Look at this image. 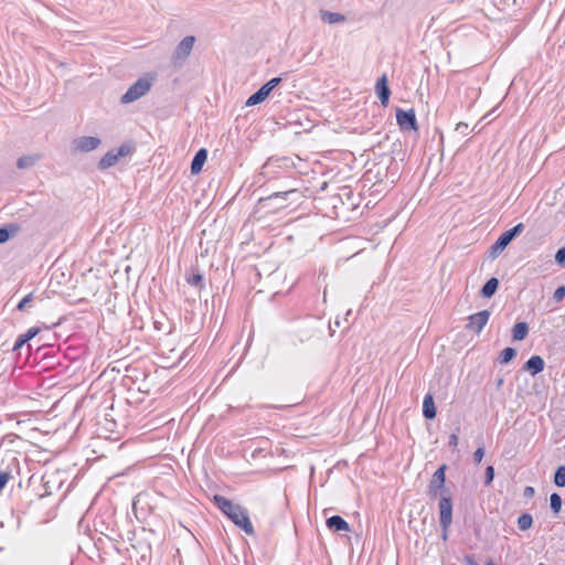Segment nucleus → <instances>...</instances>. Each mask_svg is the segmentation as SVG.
Here are the masks:
<instances>
[{"mask_svg":"<svg viewBox=\"0 0 565 565\" xmlns=\"http://www.w3.org/2000/svg\"><path fill=\"white\" fill-rule=\"evenodd\" d=\"M213 502L236 526L247 535H254L255 531L246 509L220 494L213 497Z\"/></svg>","mask_w":565,"mask_h":565,"instance_id":"1","label":"nucleus"},{"mask_svg":"<svg viewBox=\"0 0 565 565\" xmlns=\"http://www.w3.org/2000/svg\"><path fill=\"white\" fill-rule=\"evenodd\" d=\"M154 77L150 74H146L138 78L120 97L121 104H130L145 96L152 87Z\"/></svg>","mask_w":565,"mask_h":565,"instance_id":"2","label":"nucleus"},{"mask_svg":"<svg viewBox=\"0 0 565 565\" xmlns=\"http://www.w3.org/2000/svg\"><path fill=\"white\" fill-rule=\"evenodd\" d=\"M20 475V463L13 454H7L0 465V492L10 480Z\"/></svg>","mask_w":565,"mask_h":565,"instance_id":"3","label":"nucleus"},{"mask_svg":"<svg viewBox=\"0 0 565 565\" xmlns=\"http://www.w3.org/2000/svg\"><path fill=\"white\" fill-rule=\"evenodd\" d=\"M194 43L195 38L193 35H188L179 42L171 56V64L174 67H180L184 64L193 50Z\"/></svg>","mask_w":565,"mask_h":565,"instance_id":"4","label":"nucleus"},{"mask_svg":"<svg viewBox=\"0 0 565 565\" xmlns=\"http://www.w3.org/2000/svg\"><path fill=\"white\" fill-rule=\"evenodd\" d=\"M524 228L523 223H519L512 228L503 232L498 239L494 242V244L491 246V256L497 257L499 256L505 247L519 235L522 233Z\"/></svg>","mask_w":565,"mask_h":565,"instance_id":"5","label":"nucleus"},{"mask_svg":"<svg viewBox=\"0 0 565 565\" xmlns=\"http://www.w3.org/2000/svg\"><path fill=\"white\" fill-rule=\"evenodd\" d=\"M134 147L128 143L121 145L117 150L113 149L106 152L98 162L99 170H106L114 167L122 157L131 154Z\"/></svg>","mask_w":565,"mask_h":565,"instance_id":"6","label":"nucleus"},{"mask_svg":"<svg viewBox=\"0 0 565 565\" xmlns=\"http://www.w3.org/2000/svg\"><path fill=\"white\" fill-rule=\"evenodd\" d=\"M281 82L280 77H274L265 83L258 90L252 94L246 100V106H255L264 102L275 87Z\"/></svg>","mask_w":565,"mask_h":565,"instance_id":"7","label":"nucleus"},{"mask_svg":"<svg viewBox=\"0 0 565 565\" xmlns=\"http://www.w3.org/2000/svg\"><path fill=\"white\" fill-rule=\"evenodd\" d=\"M396 121L402 130H418L416 114L414 109L404 110L401 108L396 109Z\"/></svg>","mask_w":565,"mask_h":565,"instance_id":"8","label":"nucleus"},{"mask_svg":"<svg viewBox=\"0 0 565 565\" xmlns=\"http://www.w3.org/2000/svg\"><path fill=\"white\" fill-rule=\"evenodd\" d=\"M452 522V501L450 497H441L439 500L440 527H450Z\"/></svg>","mask_w":565,"mask_h":565,"instance_id":"9","label":"nucleus"},{"mask_svg":"<svg viewBox=\"0 0 565 565\" xmlns=\"http://www.w3.org/2000/svg\"><path fill=\"white\" fill-rule=\"evenodd\" d=\"M100 139L93 136H82L73 140V150L77 152H89L97 149Z\"/></svg>","mask_w":565,"mask_h":565,"instance_id":"10","label":"nucleus"},{"mask_svg":"<svg viewBox=\"0 0 565 565\" xmlns=\"http://www.w3.org/2000/svg\"><path fill=\"white\" fill-rule=\"evenodd\" d=\"M490 315L491 313L489 310H481L469 316L466 328L468 330L475 331L476 333H480L484 326L488 323Z\"/></svg>","mask_w":565,"mask_h":565,"instance_id":"11","label":"nucleus"},{"mask_svg":"<svg viewBox=\"0 0 565 565\" xmlns=\"http://www.w3.org/2000/svg\"><path fill=\"white\" fill-rule=\"evenodd\" d=\"M445 471H446V466L443 465L433 475V478L429 483V494L430 495L436 497L437 492L444 488L445 480H446Z\"/></svg>","mask_w":565,"mask_h":565,"instance_id":"12","label":"nucleus"},{"mask_svg":"<svg viewBox=\"0 0 565 565\" xmlns=\"http://www.w3.org/2000/svg\"><path fill=\"white\" fill-rule=\"evenodd\" d=\"M375 92L383 106H386L390 100L391 89L387 84V78L383 75L377 79L375 85Z\"/></svg>","mask_w":565,"mask_h":565,"instance_id":"13","label":"nucleus"},{"mask_svg":"<svg viewBox=\"0 0 565 565\" xmlns=\"http://www.w3.org/2000/svg\"><path fill=\"white\" fill-rule=\"evenodd\" d=\"M545 362L540 355L531 356L523 365V370L530 372L532 375H536L544 370Z\"/></svg>","mask_w":565,"mask_h":565,"instance_id":"14","label":"nucleus"},{"mask_svg":"<svg viewBox=\"0 0 565 565\" xmlns=\"http://www.w3.org/2000/svg\"><path fill=\"white\" fill-rule=\"evenodd\" d=\"M326 524L333 532L350 531L349 523L340 515H332L327 519Z\"/></svg>","mask_w":565,"mask_h":565,"instance_id":"15","label":"nucleus"},{"mask_svg":"<svg viewBox=\"0 0 565 565\" xmlns=\"http://www.w3.org/2000/svg\"><path fill=\"white\" fill-rule=\"evenodd\" d=\"M206 159L207 150L205 148L198 150L191 162V172L193 174L199 173L202 170Z\"/></svg>","mask_w":565,"mask_h":565,"instance_id":"16","label":"nucleus"},{"mask_svg":"<svg viewBox=\"0 0 565 565\" xmlns=\"http://www.w3.org/2000/svg\"><path fill=\"white\" fill-rule=\"evenodd\" d=\"M319 15H320L321 21L324 23H328V24L342 23V22H345V20H347L344 14L338 13V12H331L328 10H320Z\"/></svg>","mask_w":565,"mask_h":565,"instance_id":"17","label":"nucleus"},{"mask_svg":"<svg viewBox=\"0 0 565 565\" xmlns=\"http://www.w3.org/2000/svg\"><path fill=\"white\" fill-rule=\"evenodd\" d=\"M436 407L431 394H427L423 401V415L427 419H434L436 417Z\"/></svg>","mask_w":565,"mask_h":565,"instance_id":"18","label":"nucleus"},{"mask_svg":"<svg viewBox=\"0 0 565 565\" xmlns=\"http://www.w3.org/2000/svg\"><path fill=\"white\" fill-rule=\"evenodd\" d=\"M499 287V280L495 277L490 278L487 280V282L482 286L480 290V295L483 298H491Z\"/></svg>","mask_w":565,"mask_h":565,"instance_id":"19","label":"nucleus"},{"mask_svg":"<svg viewBox=\"0 0 565 565\" xmlns=\"http://www.w3.org/2000/svg\"><path fill=\"white\" fill-rule=\"evenodd\" d=\"M529 333V326L526 322H518L512 329V339L514 341H522Z\"/></svg>","mask_w":565,"mask_h":565,"instance_id":"20","label":"nucleus"},{"mask_svg":"<svg viewBox=\"0 0 565 565\" xmlns=\"http://www.w3.org/2000/svg\"><path fill=\"white\" fill-rule=\"evenodd\" d=\"M39 160V156H23L20 157L17 161V167L19 169H28L36 163Z\"/></svg>","mask_w":565,"mask_h":565,"instance_id":"21","label":"nucleus"},{"mask_svg":"<svg viewBox=\"0 0 565 565\" xmlns=\"http://www.w3.org/2000/svg\"><path fill=\"white\" fill-rule=\"evenodd\" d=\"M516 355V350L513 348H505L501 351L498 360L501 364H508L511 362Z\"/></svg>","mask_w":565,"mask_h":565,"instance_id":"22","label":"nucleus"},{"mask_svg":"<svg viewBox=\"0 0 565 565\" xmlns=\"http://www.w3.org/2000/svg\"><path fill=\"white\" fill-rule=\"evenodd\" d=\"M186 282L199 289L204 288V276L201 273H194L186 277Z\"/></svg>","mask_w":565,"mask_h":565,"instance_id":"23","label":"nucleus"},{"mask_svg":"<svg viewBox=\"0 0 565 565\" xmlns=\"http://www.w3.org/2000/svg\"><path fill=\"white\" fill-rule=\"evenodd\" d=\"M533 524V518L530 513H523L518 518V526L521 531L529 530Z\"/></svg>","mask_w":565,"mask_h":565,"instance_id":"24","label":"nucleus"},{"mask_svg":"<svg viewBox=\"0 0 565 565\" xmlns=\"http://www.w3.org/2000/svg\"><path fill=\"white\" fill-rule=\"evenodd\" d=\"M550 507L554 514H558L562 509V498L558 493L554 492L550 497Z\"/></svg>","mask_w":565,"mask_h":565,"instance_id":"25","label":"nucleus"},{"mask_svg":"<svg viewBox=\"0 0 565 565\" xmlns=\"http://www.w3.org/2000/svg\"><path fill=\"white\" fill-rule=\"evenodd\" d=\"M554 483L557 487H565V466H559L554 473Z\"/></svg>","mask_w":565,"mask_h":565,"instance_id":"26","label":"nucleus"},{"mask_svg":"<svg viewBox=\"0 0 565 565\" xmlns=\"http://www.w3.org/2000/svg\"><path fill=\"white\" fill-rule=\"evenodd\" d=\"M28 345V350L30 351L31 350V345L29 344V340L23 335V334H20L15 342H14V345H13V351H19L21 348H23L24 345Z\"/></svg>","mask_w":565,"mask_h":565,"instance_id":"27","label":"nucleus"},{"mask_svg":"<svg viewBox=\"0 0 565 565\" xmlns=\"http://www.w3.org/2000/svg\"><path fill=\"white\" fill-rule=\"evenodd\" d=\"M296 193V190H288V191H284V192H276L271 195H269L266 200H277V199H282V200H287V198L291 194H295Z\"/></svg>","mask_w":565,"mask_h":565,"instance_id":"28","label":"nucleus"},{"mask_svg":"<svg viewBox=\"0 0 565 565\" xmlns=\"http://www.w3.org/2000/svg\"><path fill=\"white\" fill-rule=\"evenodd\" d=\"M555 262L562 268H565V246L557 249L555 254Z\"/></svg>","mask_w":565,"mask_h":565,"instance_id":"29","label":"nucleus"},{"mask_svg":"<svg viewBox=\"0 0 565 565\" xmlns=\"http://www.w3.org/2000/svg\"><path fill=\"white\" fill-rule=\"evenodd\" d=\"M33 300V294L26 295L24 298L20 300L17 306V309L23 311Z\"/></svg>","mask_w":565,"mask_h":565,"instance_id":"30","label":"nucleus"},{"mask_svg":"<svg viewBox=\"0 0 565 565\" xmlns=\"http://www.w3.org/2000/svg\"><path fill=\"white\" fill-rule=\"evenodd\" d=\"M494 478V468L492 466H488L484 473V483L489 486Z\"/></svg>","mask_w":565,"mask_h":565,"instance_id":"31","label":"nucleus"},{"mask_svg":"<svg viewBox=\"0 0 565 565\" xmlns=\"http://www.w3.org/2000/svg\"><path fill=\"white\" fill-rule=\"evenodd\" d=\"M565 297V286H559L554 291L553 298L556 302H561Z\"/></svg>","mask_w":565,"mask_h":565,"instance_id":"32","label":"nucleus"},{"mask_svg":"<svg viewBox=\"0 0 565 565\" xmlns=\"http://www.w3.org/2000/svg\"><path fill=\"white\" fill-rule=\"evenodd\" d=\"M483 456H484V447H483V445H481L473 452L475 462L480 463L482 461Z\"/></svg>","mask_w":565,"mask_h":565,"instance_id":"33","label":"nucleus"},{"mask_svg":"<svg viewBox=\"0 0 565 565\" xmlns=\"http://www.w3.org/2000/svg\"><path fill=\"white\" fill-rule=\"evenodd\" d=\"M11 234L12 233L7 227H0V244L6 243L10 238Z\"/></svg>","mask_w":565,"mask_h":565,"instance_id":"34","label":"nucleus"},{"mask_svg":"<svg viewBox=\"0 0 565 565\" xmlns=\"http://www.w3.org/2000/svg\"><path fill=\"white\" fill-rule=\"evenodd\" d=\"M40 332V329L36 327L30 328L23 335L31 341L38 333Z\"/></svg>","mask_w":565,"mask_h":565,"instance_id":"35","label":"nucleus"},{"mask_svg":"<svg viewBox=\"0 0 565 565\" xmlns=\"http://www.w3.org/2000/svg\"><path fill=\"white\" fill-rule=\"evenodd\" d=\"M448 445H449V447H451L454 450L457 448V446H458V435H457V433H452V434L449 436Z\"/></svg>","mask_w":565,"mask_h":565,"instance_id":"36","label":"nucleus"},{"mask_svg":"<svg viewBox=\"0 0 565 565\" xmlns=\"http://www.w3.org/2000/svg\"><path fill=\"white\" fill-rule=\"evenodd\" d=\"M467 129H468V125L465 124V122H459L457 124L456 126V130L461 132L462 135H466L467 134Z\"/></svg>","mask_w":565,"mask_h":565,"instance_id":"37","label":"nucleus"},{"mask_svg":"<svg viewBox=\"0 0 565 565\" xmlns=\"http://www.w3.org/2000/svg\"><path fill=\"white\" fill-rule=\"evenodd\" d=\"M534 493H535V490L531 486L525 487L524 492H523L525 498H532L534 495Z\"/></svg>","mask_w":565,"mask_h":565,"instance_id":"38","label":"nucleus"},{"mask_svg":"<svg viewBox=\"0 0 565 565\" xmlns=\"http://www.w3.org/2000/svg\"><path fill=\"white\" fill-rule=\"evenodd\" d=\"M448 530H449V527H441V539L444 541L448 540Z\"/></svg>","mask_w":565,"mask_h":565,"instance_id":"39","label":"nucleus"},{"mask_svg":"<svg viewBox=\"0 0 565 565\" xmlns=\"http://www.w3.org/2000/svg\"><path fill=\"white\" fill-rule=\"evenodd\" d=\"M466 563L467 565H479L472 556H466Z\"/></svg>","mask_w":565,"mask_h":565,"instance_id":"40","label":"nucleus"},{"mask_svg":"<svg viewBox=\"0 0 565 565\" xmlns=\"http://www.w3.org/2000/svg\"><path fill=\"white\" fill-rule=\"evenodd\" d=\"M44 487H45L46 489H51V486H47V481H45V482H44Z\"/></svg>","mask_w":565,"mask_h":565,"instance_id":"41","label":"nucleus"},{"mask_svg":"<svg viewBox=\"0 0 565 565\" xmlns=\"http://www.w3.org/2000/svg\"><path fill=\"white\" fill-rule=\"evenodd\" d=\"M486 565H495L492 561H489Z\"/></svg>","mask_w":565,"mask_h":565,"instance_id":"42","label":"nucleus"},{"mask_svg":"<svg viewBox=\"0 0 565 565\" xmlns=\"http://www.w3.org/2000/svg\"><path fill=\"white\" fill-rule=\"evenodd\" d=\"M486 565H495L492 561H489Z\"/></svg>","mask_w":565,"mask_h":565,"instance_id":"43","label":"nucleus"}]
</instances>
